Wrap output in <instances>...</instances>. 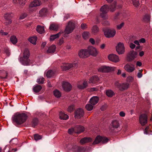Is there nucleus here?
Listing matches in <instances>:
<instances>
[{
    "label": "nucleus",
    "instance_id": "obj_39",
    "mask_svg": "<svg viewBox=\"0 0 152 152\" xmlns=\"http://www.w3.org/2000/svg\"><path fill=\"white\" fill-rule=\"evenodd\" d=\"M133 5L136 7H138L140 4L139 0H132Z\"/></svg>",
    "mask_w": 152,
    "mask_h": 152
},
{
    "label": "nucleus",
    "instance_id": "obj_62",
    "mask_svg": "<svg viewBox=\"0 0 152 152\" xmlns=\"http://www.w3.org/2000/svg\"><path fill=\"white\" fill-rule=\"evenodd\" d=\"M134 44H135L136 45H138V46H137L136 48H140L139 40V41L137 40H135L134 42Z\"/></svg>",
    "mask_w": 152,
    "mask_h": 152
},
{
    "label": "nucleus",
    "instance_id": "obj_58",
    "mask_svg": "<svg viewBox=\"0 0 152 152\" xmlns=\"http://www.w3.org/2000/svg\"><path fill=\"white\" fill-rule=\"evenodd\" d=\"M134 78L131 76H129L127 77V81L129 82H131L133 81Z\"/></svg>",
    "mask_w": 152,
    "mask_h": 152
},
{
    "label": "nucleus",
    "instance_id": "obj_29",
    "mask_svg": "<svg viewBox=\"0 0 152 152\" xmlns=\"http://www.w3.org/2000/svg\"><path fill=\"white\" fill-rule=\"evenodd\" d=\"M37 38L36 36H33L29 38L28 39V41L34 45H36Z\"/></svg>",
    "mask_w": 152,
    "mask_h": 152
},
{
    "label": "nucleus",
    "instance_id": "obj_19",
    "mask_svg": "<svg viewBox=\"0 0 152 152\" xmlns=\"http://www.w3.org/2000/svg\"><path fill=\"white\" fill-rule=\"evenodd\" d=\"M99 100V99L98 96H94L90 99V102L91 104L94 105L98 103Z\"/></svg>",
    "mask_w": 152,
    "mask_h": 152
},
{
    "label": "nucleus",
    "instance_id": "obj_10",
    "mask_svg": "<svg viewBox=\"0 0 152 152\" xmlns=\"http://www.w3.org/2000/svg\"><path fill=\"white\" fill-rule=\"evenodd\" d=\"M115 68L114 67H110L106 66H103L98 69L99 72H107L114 70Z\"/></svg>",
    "mask_w": 152,
    "mask_h": 152
},
{
    "label": "nucleus",
    "instance_id": "obj_57",
    "mask_svg": "<svg viewBox=\"0 0 152 152\" xmlns=\"http://www.w3.org/2000/svg\"><path fill=\"white\" fill-rule=\"evenodd\" d=\"M27 16V14L26 13H24L21 15L20 17V19H23L26 17Z\"/></svg>",
    "mask_w": 152,
    "mask_h": 152
},
{
    "label": "nucleus",
    "instance_id": "obj_30",
    "mask_svg": "<svg viewBox=\"0 0 152 152\" xmlns=\"http://www.w3.org/2000/svg\"><path fill=\"white\" fill-rule=\"evenodd\" d=\"M92 32L94 34H96L99 31V29L96 25H94L93 26L91 29Z\"/></svg>",
    "mask_w": 152,
    "mask_h": 152
},
{
    "label": "nucleus",
    "instance_id": "obj_2",
    "mask_svg": "<svg viewBox=\"0 0 152 152\" xmlns=\"http://www.w3.org/2000/svg\"><path fill=\"white\" fill-rule=\"evenodd\" d=\"M23 50H22L23 51V58L22 60V58H20V62L24 65L27 66L29 65L30 60L28 58L30 56V53L29 50L27 48H23Z\"/></svg>",
    "mask_w": 152,
    "mask_h": 152
},
{
    "label": "nucleus",
    "instance_id": "obj_26",
    "mask_svg": "<svg viewBox=\"0 0 152 152\" xmlns=\"http://www.w3.org/2000/svg\"><path fill=\"white\" fill-rule=\"evenodd\" d=\"M60 118L61 119L66 120L69 118L68 116L66 114H65L63 112H60L59 114Z\"/></svg>",
    "mask_w": 152,
    "mask_h": 152
},
{
    "label": "nucleus",
    "instance_id": "obj_46",
    "mask_svg": "<svg viewBox=\"0 0 152 152\" xmlns=\"http://www.w3.org/2000/svg\"><path fill=\"white\" fill-rule=\"evenodd\" d=\"M38 122V120L37 118H34V119L32 121V126L33 127H34L35 126L37 125Z\"/></svg>",
    "mask_w": 152,
    "mask_h": 152
},
{
    "label": "nucleus",
    "instance_id": "obj_63",
    "mask_svg": "<svg viewBox=\"0 0 152 152\" xmlns=\"http://www.w3.org/2000/svg\"><path fill=\"white\" fill-rule=\"evenodd\" d=\"M18 141V140L17 139H12L10 141V142L12 144H15V142H17Z\"/></svg>",
    "mask_w": 152,
    "mask_h": 152
},
{
    "label": "nucleus",
    "instance_id": "obj_56",
    "mask_svg": "<svg viewBox=\"0 0 152 152\" xmlns=\"http://www.w3.org/2000/svg\"><path fill=\"white\" fill-rule=\"evenodd\" d=\"M74 109V106L73 105H70L67 109V111L70 113L72 112Z\"/></svg>",
    "mask_w": 152,
    "mask_h": 152
},
{
    "label": "nucleus",
    "instance_id": "obj_9",
    "mask_svg": "<svg viewBox=\"0 0 152 152\" xmlns=\"http://www.w3.org/2000/svg\"><path fill=\"white\" fill-rule=\"evenodd\" d=\"M78 55L80 58H86L89 57V54L88 48L80 50L79 52Z\"/></svg>",
    "mask_w": 152,
    "mask_h": 152
},
{
    "label": "nucleus",
    "instance_id": "obj_44",
    "mask_svg": "<svg viewBox=\"0 0 152 152\" xmlns=\"http://www.w3.org/2000/svg\"><path fill=\"white\" fill-rule=\"evenodd\" d=\"M93 105L89 104H87L86 106V108L88 111L91 110L93 108Z\"/></svg>",
    "mask_w": 152,
    "mask_h": 152
},
{
    "label": "nucleus",
    "instance_id": "obj_42",
    "mask_svg": "<svg viewBox=\"0 0 152 152\" xmlns=\"http://www.w3.org/2000/svg\"><path fill=\"white\" fill-rule=\"evenodd\" d=\"M12 13H6L4 15V19H11L12 17Z\"/></svg>",
    "mask_w": 152,
    "mask_h": 152
},
{
    "label": "nucleus",
    "instance_id": "obj_61",
    "mask_svg": "<svg viewBox=\"0 0 152 152\" xmlns=\"http://www.w3.org/2000/svg\"><path fill=\"white\" fill-rule=\"evenodd\" d=\"M80 27L82 29H84L87 28V25L85 23H82Z\"/></svg>",
    "mask_w": 152,
    "mask_h": 152
},
{
    "label": "nucleus",
    "instance_id": "obj_21",
    "mask_svg": "<svg viewBox=\"0 0 152 152\" xmlns=\"http://www.w3.org/2000/svg\"><path fill=\"white\" fill-rule=\"evenodd\" d=\"M48 11L47 9L43 8L39 11V16L44 17L46 16L48 14Z\"/></svg>",
    "mask_w": 152,
    "mask_h": 152
},
{
    "label": "nucleus",
    "instance_id": "obj_3",
    "mask_svg": "<svg viewBox=\"0 0 152 152\" xmlns=\"http://www.w3.org/2000/svg\"><path fill=\"white\" fill-rule=\"evenodd\" d=\"M102 31L105 37L108 38L113 37L116 33L115 29L113 28H102Z\"/></svg>",
    "mask_w": 152,
    "mask_h": 152
},
{
    "label": "nucleus",
    "instance_id": "obj_25",
    "mask_svg": "<svg viewBox=\"0 0 152 152\" xmlns=\"http://www.w3.org/2000/svg\"><path fill=\"white\" fill-rule=\"evenodd\" d=\"M62 33V32L60 31L56 34L51 35L50 38V41H52L54 40L55 39L58 38Z\"/></svg>",
    "mask_w": 152,
    "mask_h": 152
},
{
    "label": "nucleus",
    "instance_id": "obj_22",
    "mask_svg": "<svg viewBox=\"0 0 152 152\" xmlns=\"http://www.w3.org/2000/svg\"><path fill=\"white\" fill-rule=\"evenodd\" d=\"M99 80V78L96 76H93L91 77L90 78L89 80V83H94L98 81Z\"/></svg>",
    "mask_w": 152,
    "mask_h": 152
},
{
    "label": "nucleus",
    "instance_id": "obj_43",
    "mask_svg": "<svg viewBox=\"0 0 152 152\" xmlns=\"http://www.w3.org/2000/svg\"><path fill=\"white\" fill-rule=\"evenodd\" d=\"M89 32H84L82 34V37L85 39H88L89 37Z\"/></svg>",
    "mask_w": 152,
    "mask_h": 152
},
{
    "label": "nucleus",
    "instance_id": "obj_6",
    "mask_svg": "<svg viewBox=\"0 0 152 152\" xmlns=\"http://www.w3.org/2000/svg\"><path fill=\"white\" fill-rule=\"evenodd\" d=\"M75 27L74 23L72 22L71 21H69L65 30V34H69L71 33L74 29Z\"/></svg>",
    "mask_w": 152,
    "mask_h": 152
},
{
    "label": "nucleus",
    "instance_id": "obj_1",
    "mask_svg": "<svg viewBox=\"0 0 152 152\" xmlns=\"http://www.w3.org/2000/svg\"><path fill=\"white\" fill-rule=\"evenodd\" d=\"M28 118L25 113H17L13 115L12 119L13 123L18 125H21L25 122Z\"/></svg>",
    "mask_w": 152,
    "mask_h": 152
},
{
    "label": "nucleus",
    "instance_id": "obj_18",
    "mask_svg": "<svg viewBox=\"0 0 152 152\" xmlns=\"http://www.w3.org/2000/svg\"><path fill=\"white\" fill-rule=\"evenodd\" d=\"M89 56H96L98 54V51L96 48H88Z\"/></svg>",
    "mask_w": 152,
    "mask_h": 152
},
{
    "label": "nucleus",
    "instance_id": "obj_60",
    "mask_svg": "<svg viewBox=\"0 0 152 152\" xmlns=\"http://www.w3.org/2000/svg\"><path fill=\"white\" fill-rule=\"evenodd\" d=\"M124 23L122 22L120 25H117V28L118 29H120L124 26Z\"/></svg>",
    "mask_w": 152,
    "mask_h": 152
},
{
    "label": "nucleus",
    "instance_id": "obj_51",
    "mask_svg": "<svg viewBox=\"0 0 152 152\" xmlns=\"http://www.w3.org/2000/svg\"><path fill=\"white\" fill-rule=\"evenodd\" d=\"M34 137L35 140L36 141L40 140L42 138V137L38 134H35Z\"/></svg>",
    "mask_w": 152,
    "mask_h": 152
},
{
    "label": "nucleus",
    "instance_id": "obj_34",
    "mask_svg": "<svg viewBox=\"0 0 152 152\" xmlns=\"http://www.w3.org/2000/svg\"><path fill=\"white\" fill-rule=\"evenodd\" d=\"M42 87L40 85H36L34 86L33 90L35 93H37L42 89Z\"/></svg>",
    "mask_w": 152,
    "mask_h": 152
},
{
    "label": "nucleus",
    "instance_id": "obj_37",
    "mask_svg": "<svg viewBox=\"0 0 152 152\" xmlns=\"http://www.w3.org/2000/svg\"><path fill=\"white\" fill-rule=\"evenodd\" d=\"M116 51L118 54H122L125 52V48H116Z\"/></svg>",
    "mask_w": 152,
    "mask_h": 152
},
{
    "label": "nucleus",
    "instance_id": "obj_40",
    "mask_svg": "<svg viewBox=\"0 0 152 152\" xmlns=\"http://www.w3.org/2000/svg\"><path fill=\"white\" fill-rule=\"evenodd\" d=\"M107 95L109 97L113 96L114 94V92L111 90H107L106 91Z\"/></svg>",
    "mask_w": 152,
    "mask_h": 152
},
{
    "label": "nucleus",
    "instance_id": "obj_27",
    "mask_svg": "<svg viewBox=\"0 0 152 152\" xmlns=\"http://www.w3.org/2000/svg\"><path fill=\"white\" fill-rule=\"evenodd\" d=\"M36 30L40 34H42L45 32L44 26H42L39 25L37 26Z\"/></svg>",
    "mask_w": 152,
    "mask_h": 152
},
{
    "label": "nucleus",
    "instance_id": "obj_48",
    "mask_svg": "<svg viewBox=\"0 0 152 152\" xmlns=\"http://www.w3.org/2000/svg\"><path fill=\"white\" fill-rule=\"evenodd\" d=\"M72 148L74 151L78 152H80L81 149L77 145L73 146Z\"/></svg>",
    "mask_w": 152,
    "mask_h": 152
},
{
    "label": "nucleus",
    "instance_id": "obj_16",
    "mask_svg": "<svg viewBox=\"0 0 152 152\" xmlns=\"http://www.w3.org/2000/svg\"><path fill=\"white\" fill-rule=\"evenodd\" d=\"M88 85L87 82L84 81L83 82L80 81L77 84V87L80 89H83L86 88Z\"/></svg>",
    "mask_w": 152,
    "mask_h": 152
},
{
    "label": "nucleus",
    "instance_id": "obj_55",
    "mask_svg": "<svg viewBox=\"0 0 152 152\" xmlns=\"http://www.w3.org/2000/svg\"><path fill=\"white\" fill-rule=\"evenodd\" d=\"M102 25L106 26H109L110 25V23L108 20H105L103 21L102 23Z\"/></svg>",
    "mask_w": 152,
    "mask_h": 152
},
{
    "label": "nucleus",
    "instance_id": "obj_32",
    "mask_svg": "<svg viewBox=\"0 0 152 152\" xmlns=\"http://www.w3.org/2000/svg\"><path fill=\"white\" fill-rule=\"evenodd\" d=\"M55 75V72L52 70H48L46 76L48 78H50L54 76Z\"/></svg>",
    "mask_w": 152,
    "mask_h": 152
},
{
    "label": "nucleus",
    "instance_id": "obj_8",
    "mask_svg": "<svg viewBox=\"0 0 152 152\" xmlns=\"http://www.w3.org/2000/svg\"><path fill=\"white\" fill-rule=\"evenodd\" d=\"M77 64L76 63L73 64L64 63L61 66V68L62 70L66 71L69 69L71 67H77Z\"/></svg>",
    "mask_w": 152,
    "mask_h": 152
},
{
    "label": "nucleus",
    "instance_id": "obj_49",
    "mask_svg": "<svg viewBox=\"0 0 152 152\" xmlns=\"http://www.w3.org/2000/svg\"><path fill=\"white\" fill-rule=\"evenodd\" d=\"M115 86L116 88L121 91V84L117 82L115 83Z\"/></svg>",
    "mask_w": 152,
    "mask_h": 152
},
{
    "label": "nucleus",
    "instance_id": "obj_31",
    "mask_svg": "<svg viewBox=\"0 0 152 152\" xmlns=\"http://www.w3.org/2000/svg\"><path fill=\"white\" fill-rule=\"evenodd\" d=\"M10 41L14 45L16 44L18 42V39L15 35L11 36L10 39Z\"/></svg>",
    "mask_w": 152,
    "mask_h": 152
},
{
    "label": "nucleus",
    "instance_id": "obj_13",
    "mask_svg": "<svg viewBox=\"0 0 152 152\" xmlns=\"http://www.w3.org/2000/svg\"><path fill=\"white\" fill-rule=\"evenodd\" d=\"M147 116L145 114H142L140 115L139 118V121L142 126H144L147 123Z\"/></svg>",
    "mask_w": 152,
    "mask_h": 152
},
{
    "label": "nucleus",
    "instance_id": "obj_38",
    "mask_svg": "<svg viewBox=\"0 0 152 152\" xmlns=\"http://www.w3.org/2000/svg\"><path fill=\"white\" fill-rule=\"evenodd\" d=\"M129 85L128 83L121 84V91L127 89L129 87Z\"/></svg>",
    "mask_w": 152,
    "mask_h": 152
},
{
    "label": "nucleus",
    "instance_id": "obj_28",
    "mask_svg": "<svg viewBox=\"0 0 152 152\" xmlns=\"http://www.w3.org/2000/svg\"><path fill=\"white\" fill-rule=\"evenodd\" d=\"M7 73L4 70H0V77L2 78L5 79L7 76Z\"/></svg>",
    "mask_w": 152,
    "mask_h": 152
},
{
    "label": "nucleus",
    "instance_id": "obj_23",
    "mask_svg": "<svg viewBox=\"0 0 152 152\" xmlns=\"http://www.w3.org/2000/svg\"><path fill=\"white\" fill-rule=\"evenodd\" d=\"M59 27L58 25L54 23H52L50 25L49 29L51 30L57 31L59 29Z\"/></svg>",
    "mask_w": 152,
    "mask_h": 152
},
{
    "label": "nucleus",
    "instance_id": "obj_45",
    "mask_svg": "<svg viewBox=\"0 0 152 152\" xmlns=\"http://www.w3.org/2000/svg\"><path fill=\"white\" fill-rule=\"evenodd\" d=\"M107 13H105L104 12H102L100 14V16L104 19L106 20L108 19V16L106 14Z\"/></svg>",
    "mask_w": 152,
    "mask_h": 152
},
{
    "label": "nucleus",
    "instance_id": "obj_52",
    "mask_svg": "<svg viewBox=\"0 0 152 152\" xmlns=\"http://www.w3.org/2000/svg\"><path fill=\"white\" fill-rule=\"evenodd\" d=\"M4 24L6 25H8L11 23L12 20L11 19H4Z\"/></svg>",
    "mask_w": 152,
    "mask_h": 152
},
{
    "label": "nucleus",
    "instance_id": "obj_12",
    "mask_svg": "<svg viewBox=\"0 0 152 152\" xmlns=\"http://www.w3.org/2000/svg\"><path fill=\"white\" fill-rule=\"evenodd\" d=\"M124 69L127 72L131 73L135 70V67L134 65L132 64H127L124 66Z\"/></svg>",
    "mask_w": 152,
    "mask_h": 152
},
{
    "label": "nucleus",
    "instance_id": "obj_11",
    "mask_svg": "<svg viewBox=\"0 0 152 152\" xmlns=\"http://www.w3.org/2000/svg\"><path fill=\"white\" fill-rule=\"evenodd\" d=\"M108 59L114 63H117L120 61L119 56L117 55L114 54H111L108 56Z\"/></svg>",
    "mask_w": 152,
    "mask_h": 152
},
{
    "label": "nucleus",
    "instance_id": "obj_15",
    "mask_svg": "<svg viewBox=\"0 0 152 152\" xmlns=\"http://www.w3.org/2000/svg\"><path fill=\"white\" fill-rule=\"evenodd\" d=\"M62 87L63 89L66 91H70L72 88V86L69 83L65 82L63 83Z\"/></svg>",
    "mask_w": 152,
    "mask_h": 152
},
{
    "label": "nucleus",
    "instance_id": "obj_35",
    "mask_svg": "<svg viewBox=\"0 0 152 152\" xmlns=\"http://www.w3.org/2000/svg\"><path fill=\"white\" fill-rule=\"evenodd\" d=\"M13 1L14 3H19L20 5L23 6L25 4L26 0H13Z\"/></svg>",
    "mask_w": 152,
    "mask_h": 152
},
{
    "label": "nucleus",
    "instance_id": "obj_7",
    "mask_svg": "<svg viewBox=\"0 0 152 152\" xmlns=\"http://www.w3.org/2000/svg\"><path fill=\"white\" fill-rule=\"evenodd\" d=\"M108 139L106 137L99 135L96 137L93 144H96L100 142L102 143H105L108 142Z\"/></svg>",
    "mask_w": 152,
    "mask_h": 152
},
{
    "label": "nucleus",
    "instance_id": "obj_59",
    "mask_svg": "<svg viewBox=\"0 0 152 152\" xmlns=\"http://www.w3.org/2000/svg\"><path fill=\"white\" fill-rule=\"evenodd\" d=\"M64 41L63 38H61L60 39L59 41L58 42V43L57 44L58 45L60 46L62 45L64 43Z\"/></svg>",
    "mask_w": 152,
    "mask_h": 152
},
{
    "label": "nucleus",
    "instance_id": "obj_20",
    "mask_svg": "<svg viewBox=\"0 0 152 152\" xmlns=\"http://www.w3.org/2000/svg\"><path fill=\"white\" fill-rule=\"evenodd\" d=\"M100 10L102 12L107 13L109 10V6L107 4H105L102 7Z\"/></svg>",
    "mask_w": 152,
    "mask_h": 152
},
{
    "label": "nucleus",
    "instance_id": "obj_14",
    "mask_svg": "<svg viewBox=\"0 0 152 152\" xmlns=\"http://www.w3.org/2000/svg\"><path fill=\"white\" fill-rule=\"evenodd\" d=\"M84 113V111L83 109L81 108L78 109L75 112V118H80L83 116Z\"/></svg>",
    "mask_w": 152,
    "mask_h": 152
},
{
    "label": "nucleus",
    "instance_id": "obj_33",
    "mask_svg": "<svg viewBox=\"0 0 152 152\" xmlns=\"http://www.w3.org/2000/svg\"><path fill=\"white\" fill-rule=\"evenodd\" d=\"M91 140V139L90 138L85 137L80 140V142L81 144H83L88 142H90Z\"/></svg>",
    "mask_w": 152,
    "mask_h": 152
},
{
    "label": "nucleus",
    "instance_id": "obj_17",
    "mask_svg": "<svg viewBox=\"0 0 152 152\" xmlns=\"http://www.w3.org/2000/svg\"><path fill=\"white\" fill-rule=\"evenodd\" d=\"M42 4L41 1L39 0H35L32 2L29 5L30 8L39 6Z\"/></svg>",
    "mask_w": 152,
    "mask_h": 152
},
{
    "label": "nucleus",
    "instance_id": "obj_24",
    "mask_svg": "<svg viewBox=\"0 0 152 152\" xmlns=\"http://www.w3.org/2000/svg\"><path fill=\"white\" fill-rule=\"evenodd\" d=\"M117 2L115 1H114L109 6V10L110 11L113 12L116 10Z\"/></svg>",
    "mask_w": 152,
    "mask_h": 152
},
{
    "label": "nucleus",
    "instance_id": "obj_4",
    "mask_svg": "<svg viewBox=\"0 0 152 152\" xmlns=\"http://www.w3.org/2000/svg\"><path fill=\"white\" fill-rule=\"evenodd\" d=\"M138 56L137 52L132 50L129 52L127 54L126 59L128 62H131L134 60Z\"/></svg>",
    "mask_w": 152,
    "mask_h": 152
},
{
    "label": "nucleus",
    "instance_id": "obj_64",
    "mask_svg": "<svg viewBox=\"0 0 152 152\" xmlns=\"http://www.w3.org/2000/svg\"><path fill=\"white\" fill-rule=\"evenodd\" d=\"M149 126H148L146 127L144 130V133L145 134H148V131L149 129Z\"/></svg>",
    "mask_w": 152,
    "mask_h": 152
},
{
    "label": "nucleus",
    "instance_id": "obj_53",
    "mask_svg": "<svg viewBox=\"0 0 152 152\" xmlns=\"http://www.w3.org/2000/svg\"><path fill=\"white\" fill-rule=\"evenodd\" d=\"M144 19L145 21L149 22L150 21V16L148 15H146L144 16Z\"/></svg>",
    "mask_w": 152,
    "mask_h": 152
},
{
    "label": "nucleus",
    "instance_id": "obj_50",
    "mask_svg": "<svg viewBox=\"0 0 152 152\" xmlns=\"http://www.w3.org/2000/svg\"><path fill=\"white\" fill-rule=\"evenodd\" d=\"M56 51V48H48L47 52L48 53H53L55 52Z\"/></svg>",
    "mask_w": 152,
    "mask_h": 152
},
{
    "label": "nucleus",
    "instance_id": "obj_54",
    "mask_svg": "<svg viewBox=\"0 0 152 152\" xmlns=\"http://www.w3.org/2000/svg\"><path fill=\"white\" fill-rule=\"evenodd\" d=\"M115 48H124V44L123 43L120 42L117 44Z\"/></svg>",
    "mask_w": 152,
    "mask_h": 152
},
{
    "label": "nucleus",
    "instance_id": "obj_36",
    "mask_svg": "<svg viewBox=\"0 0 152 152\" xmlns=\"http://www.w3.org/2000/svg\"><path fill=\"white\" fill-rule=\"evenodd\" d=\"M112 124L113 127L114 129L118 128L119 126L118 121L116 120L113 121Z\"/></svg>",
    "mask_w": 152,
    "mask_h": 152
},
{
    "label": "nucleus",
    "instance_id": "obj_47",
    "mask_svg": "<svg viewBox=\"0 0 152 152\" xmlns=\"http://www.w3.org/2000/svg\"><path fill=\"white\" fill-rule=\"evenodd\" d=\"M44 80L45 79L44 77H40L37 80V82L39 83L42 84L43 83Z\"/></svg>",
    "mask_w": 152,
    "mask_h": 152
},
{
    "label": "nucleus",
    "instance_id": "obj_5",
    "mask_svg": "<svg viewBox=\"0 0 152 152\" xmlns=\"http://www.w3.org/2000/svg\"><path fill=\"white\" fill-rule=\"evenodd\" d=\"M84 130V127L80 125L76 126L74 128H72L69 129L68 132L69 134H71L72 132H71L72 130V132L75 131V133L77 134H80L83 132Z\"/></svg>",
    "mask_w": 152,
    "mask_h": 152
},
{
    "label": "nucleus",
    "instance_id": "obj_41",
    "mask_svg": "<svg viewBox=\"0 0 152 152\" xmlns=\"http://www.w3.org/2000/svg\"><path fill=\"white\" fill-rule=\"evenodd\" d=\"M53 94L54 96L57 98L60 97L61 96V92L57 90H56L54 91Z\"/></svg>",
    "mask_w": 152,
    "mask_h": 152
}]
</instances>
